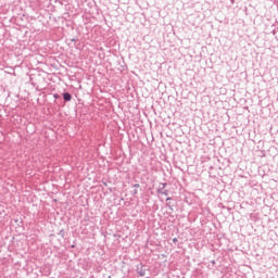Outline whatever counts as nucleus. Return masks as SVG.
I'll return each mask as SVG.
<instances>
[{
	"mask_svg": "<svg viewBox=\"0 0 278 278\" xmlns=\"http://www.w3.org/2000/svg\"><path fill=\"white\" fill-rule=\"evenodd\" d=\"M173 241H174V243H176V242L178 241V239H177V238H174V240H173Z\"/></svg>",
	"mask_w": 278,
	"mask_h": 278,
	"instance_id": "nucleus-2",
	"label": "nucleus"
},
{
	"mask_svg": "<svg viewBox=\"0 0 278 278\" xmlns=\"http://www.w3.org/2000/svg\"><path fill=\"white\" fill-rule=\"evenodd\" d=\"M63 99H64V101H71V99H73V96H71V93H68V92H64Z\"/></svg>",
	"mask_w": 278,
	"mask_h": 278,
	"instance_id": "nucleus-1",
	"label": "nucleus"
},
{
	"mask_svg": "<svg viewBox=\"0 0 278 278\" xmlns=\"http://www.w3.org/2000/svg\"><path fill=\"white\" fill-rule=\"evenodd\" d=\"M230 1H231V3H233L235 0H230Z\"/></svg>",
	"mask_w": 278,
	"mask_h": 278,
	"instance_id": "nucleus-3",
	"label": "nucleus"
}]
</instances>
